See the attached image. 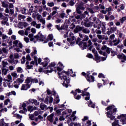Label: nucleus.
Masks as SVG:
<instances>
[{
  "instance_id": "1",
  "label": "nucleus",
  "mask_w": 126,
  "mask_h": 126,
  "mask_svg": "<svg viewBox=\"0 0 126 126\" xmlns=\"http://www.w3.org/2000/svg\"><path fill=\"white\" fill-rule=\"evenodd\" d=\"M58 75H59V78H61V80L63 79L64 81L63 83V86H65L66 88H67L68 87V84L69 83V79H67V76L65 75H63L62 76H61L62 75V72H58Z\"/></svg>"
},
{
  "instance_id": "2",
  "label": "nucleus",
  "mask_w": 126,
  "mask_h": 126,
  "mask_svg": "<svg viewBox=\"0 0 126 126\" xmlns=\"http://www.w3.org/2000/svg\"><path fill=\"white\" fill-rule=\"evenodd\" d=\"M31 80H32L31 77H28L25 80L27 84H23L21 87V90L26 91L29 89V88L31 87V85L29 84V83L31 82Z\"/></svg>"
},
{
  "instance_id": "3",
  "label": "nucleus",
  "mask_w": 126,
  "mask_h": 126,
  "mask_svg": "<svg viewBox=\"0 0 126 126\" xmlns=\"http://www.w3.org/2000/svg\"><path fill=\"white\" fill-rule=\"evenodd\" d=\"M56 66V63L55 62H52L46 68H44V69H49L50 68V70H47L45 72L46 74L48 73H52L53 71H54V69L52 67H55Z\"/></svg>"
},
{
  "instance_id": "4",
  "label": "nucleus",
  "mask_w": 126,
  "mask_h": 126,
  "mask_svg": "<svg viewBox=\"0 0 126 126\" xmlns=\"http://www.w3.org/2000/svg\"><path fill=\"white\" fill-rule=\"evenodd\" d=\"M55 27L58 31H61V30H65L66 31H67V29H68V25H67L65 23H64L62 25L61 27L59 25H56Z\"/></svg>"
},
{
  "instance_id": "5",
  "label": "nucleus",
  "mask_w": 126,
  "mask_h": 126,
  "mask_svg": "<svg viewBox=\"0 0 126 126\" xmlns=\"http://www.w3.org/2000/svg\"><path fill=\"white\" fill-rule=\"evenodd\" d=\"M86 79L88 82H94L95 81V77L92 75H90V71L87 72Z\"/></svg>"
},
{
  "instance_id": "6",
  "label": "nucleus",
  "mask_w": 126,
  "mask_h": 126,
  "mask_svg": "<svg viewBox=\"0 0 126 126\" xmlns=\"http://www.w3.org/2000/svg\"><path fill=\"white\" fill-rule=\"evenodd\" d=\"M118 120H120V122L122 123V125L126 124V114H121L117 117Z\"/></svg>"
},
{
  "instance_id": "7",
  "label": "nucleus",
  "mask_w": 126,
  "mask_h": 126,
  "mask_svg": "<svg viewBox=\"0 0 126 126\" xmlns=\"http://www.w3.org/2000/svg\"><path fill=\"white\" fill-rule=\"evenodd\" d=\"M79 46L82 50H85L89 47L87 45V42H84L83 41H80L79 43Z\"/></svg>"
},
{
  "instance_id": "8",
  "label": "nucleus",
  "mask_w": 126,
  "mask_h": 126,
  "mask_svg": "<svg viewBox=\"0 0 126 126\" xmlns=\"http://www.w3.org/2000/svg\"><path fill=\"white\" fill-rule=\"evenodd\" d=\"M44 61L43 62H42L40 63V65H42L43 67H44V68H47V66H48V64L49 63H50V59L46 57L44 59Z\"/></svg>"
},
{
  "instance_id": "9",
  "label": "nucleus",
  "mask_w": 126,
  "mask_h": 126,
  "mask_svg": "<svg viewBox=\"0 0 126 126\" xmlns=\"http://www.w3.org/2000/svg\"><path fill=\"white\" fill-rule=\"evenodd\" d=\"M117 58L119 60H121V63H126V56L123 53H122V54H119L118 55H117Z\"/></svg>"
},
{
  "instance_id": "10",
  "label": "nucleus",
  "mask_w": 126,
  "mask_h": 126,
  "mask_svg": "<svg viewBox=\"0 0 126 126\" xmlns=\"http://www.w3.org/2000/svg\"><path fill=\"white\" fill-rule=\"evenodd\" d=\"M83 28H84V27H80V26L79 25L77 26L74 30V33L76 34V33H78L79 32H80V31H82Z\"/></svg>"
},
{
  "instance_id": "11",
  "label": "nucleus",
  "mask_w": 126,
  "mask_h": 126,
  "mask_svg": "<svg viewBox=\"0 0 126 126\" xmlns=\"http://www.w3.org/2000/svg\"><path fill=\"white\" fill-rule=\"evenodd\" d=\"M39 41H40V42H44L43 43L44 44H46V43H48V42H49V40L46 39V40H44V39H46V37H44V35L42 34V33H41L39 34Z\"/></svg>"
},
{
  "instance_id": "12",
  "label": "nucleus",
  "mask_w": 126,
  "mask_h": 126,
  "mask_svg": "<svg viewBox=\"0 0 126 126\" xmlns=\"http://www.w3.org/2000/svg\"><path fill=\"white\" fill-rule=\"evenodd\" d=\"M70 72H71V73H73V71H72V69H68L67 71H63L61 72V74L62 75H63V73H65L67 75V76H69Z\"/></svg>"
},
{
  "instance_id": "13",
  "label": "nucleus",
  "mask_w": 126,
  "mask_h": 126,
  "mask_svg": "<svg viewBox=\"0 0 126 126\" xmlns=\"http://www.w3.org/2000/svg\"><path fill=\"white\" fill-rule=\"evenodd\" d=\"M40 108L41 109V110L42 111H45V109L46 110H48V109H49V108L47 107V105H45V104H44L43 103V102H42L40 105V106H39Z\"/></svg>"
},
{
  "instance_id": "14",
  "label": "nucleus",
  "mask_w": 126,
  "mask_h": 126,
  "mask_svg": "<svg viewBox=\"0 0 126 126\" xmlns=\"http://www.w3.org/2000/svg\"><path fill=\"white\" fill-rule=\"evenodd\" d=\"M54 116H55V114L54 113L51 114L50 115L48 116L47 117V120L50 122L53 123V118H54Z\"/></svg>"
},
{
  "instance_id": "15",
  "label": "nucleus",
  "mask_w": 126,
  "mask_h": 126,
  "mask_svg": "<svg viewBox=\"0 0 126 126\" xmlns=\"http://www.w3.org/2000/svg\"><path fill=\"white\" fill-rule=\"evenodd\" d=\"M94 59L95 61H100L101 60V56H99L98 55V52L96 51L95 53H94Z\"/></svg>"
},
{
  "instance_id": "16",
  "label": "nucleus",
  "mask_w": 126,
  "mask_h": 126,
  "mask_svg": "<svg viewBox=\"0 0 126 126\" xmlns=\"http://www.w3.org/2000/svg\"><path fill=\"white\" fill-rule=\"evenodd\" d=\"M54 102H55V104H59L60 103V96H59V94H58L56 98L54 99Z\"/></svg>"
},
{
  "instance_id": "17",
  "label": "nucleus",
  "mask_w": 126,
  "mask_h": 126,
  "mask_svg": "<svg viewBox=\"0 0 126 126\" xmlns=\"http://www.w3.org/2000/svg\"><path fill=\"white\" fill-rule=\"evenodd\" d=\"M88 106L91 107V108H93V109H94L95 108V104H93V102H92V101L90 100V102L88 104Z\"/></svg>"
},
{
  "instance_id": "18",
  "label": "nucleus",
  "mask_w": 126,
  "mask_h": 126,
  "mask_svg": "<svg viewBox=\"0 0 126 126\" xmlns=\"http://www.w3.org/2000/svg\"><path fill=\"white\" fill-rule=\"evenodd\" d=\"M83 32V33H85V34H88L90 33V31L88 30V29H84L83 28V30L82 31Z\"/></svg>"
},
{
  "instance_id": "19",
  "label": "nucleus",
  "mask_w": 126,
  "mask_h": 126,
  "mask_svg": "<svg viewBox=\"0 0 126 126\" xmlns=\"http://www.w3.org/2000/svg\"><path fill=\"white\" fill-rule=\"evenodd\" d=\"M76 114V111H73L72 112V114L71 115V116L70 117H69V119L70 121H71V122H72V118H73V117H75Z\"/></svg>"
},
{
  "instance_id": "20",
  "label": "nucleus",
  "mask_w": 126,
  "mask_h": 126,
  "mask_svg": "<svg viewBox=\"0 0 126 126\" xmlns=\"http://www.w3.org/2000/svg\"><path fill=\"white\" fill-rule=\"evenodd\" d=\"M11 94L14 95V96H15V95H16V93L15 91H12L11 92V93L9 92V93H8L7 94V96H8V97H9L10 95H11Z\"/></svg>"
},
{
  "instance_id": "21",
  "label": "nucleus",
  "mask_w": 126,
  "mask_h": 126,
  "mask_svg": "<svg viewBox=\"0 0 126 126\" xmlns=\"http://www.w3.org/2000/svg\"><path fill=\"white\" fill-rule=\"evenodd\" d=\"M8 71V69L3 68L2 69V72L3 73L4 75H6L7 74V72Z\"/></svg>"
},
{
  "instance_id": "22",
  "label": "nucleus",
  "mask_w": 126,
  "mask_h": 126,
  "mask_svg": "<svg viewBox=\"0 0 126 126\" xmlns=\"http://www.w3.org/2000/svg\"><path fill=\"white\" fill-rule=\"evenodd\" d=\"M55 68H57L58 72H61L63 69V67H61L60 66L55 67Z\"/></svg>"
},
{
  "instance_id": "23",
  "label": "nucleus",
  "mask_w": 126,
  "mask_h": 126,
  "mask_svg": "<svg viewBox=\"0 0 126 126\" xmlns=\"http://www.w3.org/2000/svg\"><path fill=\"white\" fill-rule=\"evenodd\" d=\"M1 3H2V6L3 7H5V8H8V4L5 3V1L2 2Z\"/></svg>"
},
{
  "instance_id": "24",
  "label": "nucleus",
  "mask_w": 126,
  "mask_h": 126,
  "mask_svg": "<svg viewBox=\"0 0 126 126\" xmlns=\"http://www.w3.org/2000/svg\"><path fill=\"white\" fill-rule=\"evenodd\" d=\"M32 101H33V102H32V104H34V105H38L39 102H38V101L36 99H32Z\"/></svg>"
},
{
  "instance_id": "25",
  "label": "nucleus",
  "mask_w": 126,
  "mask_h": 126,
  "mask_svg": "<svg viewBox=\"0 0 126 126\" xmlns=\"http://www.w3.org/2000/svg\"><path fill=\"white\" fill-rule=\"evenodd\" d=\"M48 38L49 41H53V39H54V35H53V34H49Z\"/></svg>"
},
{
  "instance_id": "26",
  "label": "nucleus",
  "mask_w": 126,
  "mask_h": 126,
  "mask_svg": "<svg viewBox=\"0 0 126 126\" xmlns=\"http://www.w3.org/2000/svg\"><path fill=\"white\" fill-rule=\"evenodd\" d=\"M6 123L4 122V119L2 118L1 119H0V125H2V126H4V125H5Z\"/></svg>"
},
{
  "instance_id": "27",
  "label": "nucleus",
  "mask_w": 126,
  "mask_h": 126,
  "mask_svg": "<svg viewBox=\"0 0 126 126\" xmlns=\"http://www.w3.org/2000/svg\"><path fill=\"white\" fill-rule=\"evenodd\" d=\"M98 77L99 78H105V75H104V74L102 73L98 74Z\"/></svg>"
},
{
  "instance_id": "28",
  "label": "nucleus",
  "mask_w": 126,
  "mask_h": 126,
  "mask_svg": "<svg viewBox=\"0 0 126 126\" xmlns=\"http://www.w3.org/2000/svg\"><path fill=\"white\" fill-rule=\"evenodd\" d=\"M88 40H89V37H88V36L85 35V37L83 38L82 42H85L86 41H88Z\"/></svg>"
},
{
  "instance_id": "29",
  "label": "nucleus",
  "mask_w": 126,
  "mask_h": 126,
  "mask_svg": "<svg viewBox=\"0 0 126 126\" xmlns=\"http://www.w3.org/2000/svg\"><path fill=\"white\" fill-rule=\"evenodd\" d=\"M28 110L29 111L32 112L34 111V108L32 106H29L28 107Z\"/></svg>"
},
{
  "instance_id": "30",
  "label": "nucleus",
  "mask_w": 126,
  "mask_h": 126,
  "mask_svg": "<svg viewBox=\"0 0 126 126\" xmlns=\"http://www.w3.org/2000/svg\"><path fill=\"white\" fill-rule=\"evenodd\" d=\"M47 5L48 6H50V7H53V6L55 5V3H54V2H48Z\"/></svg>"
},
{
  "instance_id": "31",
  "label": "nucleus",
  "mask_w": 126,
  "mask_h": 126,
  "mask_svg": "<svg viewBox=\"0 0 126 126\" xmlns=\"http://www.w3.org/2000/svg\"><path fill=\"white\" fill-rule=\"evenodd\" d=\"M49 96H47L45 100H44L43 102L45 103V104H49Z\"/></svg>"
},
{
  "instance_id": "32",
  "label": "nucleus",
  "mask_w": 126,
  "mask_h": 126,
  "mask_svg": "<svg viewBox=\"0 0 126 126\" xmlns=\"http://www.w3.org/2000/svg\"><path fill=\"white\" fill-rule=\"evenodd\" d=\"M93 20V21L94 22H95V21H96V20H97V17H93L92 16H91L90 18H89V20Z\"/></svg>"
},
{
  "instance_id": "33",
  "label": "nucleus",
  "mask_w": 126,
  "mask_h": 126,
  "mask_svg": "<svg viewBox=\"0 0 126 126\" xmlns=\"http://www.w3.org/2000/svg\"><path fill=\"white\" fill-rule=\"evenodd\" d=\"M87 57L89 59H94V56H93L92 54L88 53L87 55Z\"/></svg>"
},
{
  "instance_id": "34",
  "label": "nucleus",
  "mask_w": 126,
  "mask_h": 126,
  "mask_svg": "<svg viewBox=\"0 0 126 126\" xmlns=\"http://www.w3.org/2000/svg\"><path fill=\"white\" fill-rule=\"evenodd\" d=\"M32 82H33V83H38L39 81L37 79V78H35L34 79H32Z\"/></svg>"
},
{
  "instance_id": "35",
  "label": "nucleus",
  "mask_w": 126,
  "mask_h": 126,
  "mask_svg": "<svg viewBox=\"0 0 126 126\" xmlns=\"http://www.w3.org/2000/svg\"><path fill=\"white\" fill-rule=\"evenodd\" d=\"M87 10H88V11H89L90 13H91L92 14H93V13H94V11L91 8L88 7Z\"/></svg>"
},
{
  "instance_id": "36",
  "label": "nucleus",
  "mask_w": 126,
  "mask_h": 126,
  "mask_svg": "<svg viewBox=\"0 0 126 126\" xmlns=\"http://www.w3.org/2000/svg\"><path fill=\"white\" fill-rule=\"evenodd\" d=\"M8 102H10V99H9V98H8L5 100H4V105H5V106H7V105H8Z\"/></svg>"
},
{
  "instance_id": "37",
  "label": "nucleus",
  "mask_w": 126,
  "mask_h": 126,
  "mask_svg": "<svg viewBox=\"0 0 126 126\" xmlns=\"http://www.w3.org/2000/svg\"><path fill=\"white\" fill-rule=\"evenodd\" d=\"M40 34H41V32H39L38 34L34 36V38H35V39H37V40H39V38H40V36L39 35H40Z\"/></svg>"
},
{
  "instance_id": "38",
  "label": "nucleus",
  "mask_w": 126,
  "mask_h": 126,
  "mask_svg": "<svg viewBox=\"0 0 126 126\" xmlns=\"http://www.w3.org/2000/svg\"><path fill=\"white\" fill-rule=\"evenodd\" d=\"M7 64H8V63L7 62H5L4 61H2V67L3 68L4 67H6V65H7Z\"/></svg>"
},
{
  "instance_id": "39",
  "label": "nucleus",
  "mask_w": 126,
  "mask_h": 126,
  "mask_svg": "<svg viewBox=\"0 0 126 126\" xmlns=\"http://www.w3.org/2000/svg\"><path fill=\"white\" fill-rule=\"evenodd\" d=\"M74 97L76 100H80L81 99V95L78 94L77 96H75Z\"/></svg>"
},
{
  "instance_id": "40",
  "label": "nucleus",
  "mask_w": 126,
  "mask_h": 126,
  "mask_svg": "<svg viewBox=\"0 0 126 126\" xmlns=\"http://www.w3.org/2000/svg\"><path fill=\"white\" fill-rule=\"evenodd\" d=\"M74 28H75V25L73 23L70 26V29H71V30H73Z\"/></svg>"
},
{
  "instance_id": "41",
  "label": "nucleus",
  "mask_w": 126,
  "mask_h": 126,
  "mask_svg": "<svg viewBox=\"0 0 126 126\" xmlns=\"http://www.w3.org/2000/svg\"><path fill=\"white\" fill-rule=\"evenodd\" d=\"M22 60L23 61L21 62V63H22V64H24V63H25V62H26V58L25 57V56L22 57Z\"/></svg>"
},
{
  "instance_id": "42",
  "label": "nucleus",
  "mask_w": 126,
  "mask_h": 126,
  "mask_svg": "<svg viewBox=\"0 0 126 126\" xmlns=\"http://www.w3.org/2000/svg\"><path fill=\"white\" fill-rule=\"evenodd\" d=\"M33 8H34V6L32 5L31 7H30V8L29 9V11H30V12H31V13L34 12Z\"/></svg>"
},
{
  "instance_id": "43",
  "label": "nucleus",
  "mask_w": 126,
  "mask_h": 126,
  "mask_svg": "<svg viewBox=\"0 0 126 126\" xmlns=\"http://www.w3.org/2000/svg\"><path fill=\"white\" fill-rule=\"evenodd\" d=\"M18 33L21 36H23L24 35V31L20 30L18 32Z\"/></svg>"
},
{
  "instance_id": "44",
  "label": "nucleus",
  "mask_w": 126,
  "mask_h": 126,
  "mask_svg": "<svg viewBox=\"0 0 126 126\" xmlns=\"http://www.w3.org/2000/svg\"><path fill=\"white\" fill-rule=\"evenodd\" d=\"M80 41H81V38L80 37H78L76 41V44L77 45H79V43H80Z\"/></svg>"
},
{
  "instance_id": "45",
  "label": "nucleus",
  "mask_w": 126,
  "mask_h": 126,
  "mask_svg": "<svg viewBox=\"0 0 126 126\" xmlns=\"http://www.w3.org/2000/svg\"><path fill=\"white\" fill-rule=\"evenodd\" d=\"M117 56V52L115 51H111V57H115Z\"/></svg>"
},
{
  "instance_id": "46",
  "label": "nucleus",
  "mask_w": 126,
  "mask_h": 126,
  "mask_svg": "<svg viewBox=\"0 0 126 126\" xmlns=\"http://www.w3.org/2000/svg\"><path fill=\"white\" fill-rule=\"evenodd\" d=\"M36 54H37V50L34 49L33 52H32L31 53V57H33L34 55H36Z\"/></svg>"
},
{
  "instance_id": "47",
  "label": "nucleus",
  "mask_w": 126,
  "mask_h": 126,
  "mask_svg": "<svg viewBox=\"0 0 126 126\" xmlns=\"http://www.w3.org/2000/svg\"><path fill=\"white\" fill-rule=\"evenodd\" d=\"M76 11H77V13H78L79 14H81L82 13L81 11H80V8H79V6L77 7Z\"/></svg>"
},
{
  "instance_id": "48",
  "label": "nucleus",
  "mask_w": 126,
  "mask_h": 126,
  "mask_svg": "<svg viewBox=\"0 0 126 126\" xmlns=\"http://www.w3.org/2000/svg\"><path fill=\"white\" fill-rule=\"evenodd\" d=\"M126 20V17H123L122 18L120 19L121 23H124V21Z\"/></svg>"
},
{
  "instance_id": "49",
  "label": "nucleus",
  "mask_w": 126,
  "mask_h": 126,
  "mask_svg": "<svg viewBox=\"0 0 126 126\" xmlns=\"http://www.w3.org/2000/svg\"><path fill=\"white\" fill-rule=\"evenodd\" d=\"M110 31H112V32H115V31H117V27L111 28L110 29Z\"/></svg>"
},
{
  "instance_id": "50",
  "label": "nucleus",
  "mask_w": 126,
  "mask_h": 126,
  "mask_svg": "<svg viewBox=\"0 0 126 126\" xmlns=\"http://www.w3.org/2000/svg\"><path fill=\"white\" fill-rule=\"evenodd\" d=\"M7 77H8V79L9 80H6V81H8V82H10V80H12V77H11V75H8Z\"/></svg>"
},
{
  "instance_id": "51",
  "label": "nucleus",
  "mask_w": 126,
  "mask_h": 126,
  "mask_svg": "<svg viewBox=\"0 0 126 126\" xmlns=\"http://www.w3.org/2000/svg\"><path fill=\"white\" fill-rule=\"evenodd\" d=\"M69 4L71 6H73V5H74V4H75V3L73 2V0H71L69 2Z\"/></svg>"
},
{
  "instance_id": "52",
  "label": "nucleus",
  "mask_w": 126,
  "mask_h": 126,
  "mask_svg": "<svg viewBox=\"0 0 126 126\" xmlns=\"http://www.w3.org/2000/svg\"><path fill=\"white\" fill-rule=\"evenodd\" d=\"M54 100V98H53V96L52 95L50 96V98H49V103L50 104H52L53 103V101Z\"/></svg>"
},
{
  "instance_id": "53",
  "label": "nucleus",
  "mask_w": 126,
  "mask_h": 126,
  "mask_svg": "<svg viewBox=\"0 0 126 126\" xmlns=\"http://www.w3.org/2000/svg\"><path fill=\"white\" fill-rule=\"evenodd\" d=\"M26 59H27V61H31V57H30V55L29 54H28L26 56Z\"/></svg>"
},
{
  "instance_id": "54",
  "label": "nucleus",
  "mask_w": 126,
  "mask_h": 126,
  "mask_svg": "<svg viewBox=\"0 0 126 126\" xmlns=\"http://www.w3.org/2000/svg\"><path fill=\"white\" fill-rule=\"evenodd\" d=\"M17 81H18L19 83H22L23 81H24V79H20V78H18L17 79Z\"/></svg>"
},
{
  "instance_id": "55",
  "label": "nucleus",
  "mask_w": 126,
  "mask_h": 126,
  "mask_svg": "<svg viewBox=\"0 0 126 126\" xmlns=\"http://www.w3.org/2000/svg\"><path fill=\"white\" fill-rule=\"evenodd\" d=\"M24 41H25V42H26L27 43H29L30 39L28 37H24Z\"/></svg>"
},
{
  "instance_id": "56",
  "label": "nucleus",
  "mask_w": 126,
  "mask_h": 126,
  "mask_svg": "<svg viewBox=\"0 0 126 126\" xmlns=\"http://www.w3.org/2000/svg\"><path fill=\"white\" fill-rule=\"evenodd\" d=\"M37 100L38 101H40V102H44V100H45V98H40V97H37Z\"/></svg>"
},
{
  "instance_id": "57",
  "label": "nucleus",
  "mask_w": 126,
  "mask_h": 126,
  "mask_svg": "<svg viewBox=\"0 0 126 126\" xmlns=\"http://www.w3.org/2000/svg\"><path fill=\"white\" fill-rule=\"evenodd\" d=\"M14 115H15V116H16V117L18 119H20V120H21L22 119V116H20V115L17 114H15Z\"/></svg>"
},
{
  "instance_id": "58",
  "label": "nucleus",
  "mask_w": 126,
  "mask_h": 126,
  "mask_svg": "<svg viewBox=\"0 0 126 126\" xmlns=\"http://www.w3.org/2000/svg\"><path fill=\"white\" fill-rule=\"evenodd\" d=\"M106 52L108 55L111 54L110 48L109 47H107Z\"/></svg>"
},
{
  "instance_id": "59",
  "label": "nucleus",
  "mask_w": 126,
  "mask_h": 126,
  "mask_svg": "<svg viewBox=\"0 0 126 126\" xmlns=\"http://www.w3.org/2000/svg\"><path fill=\"white\" fill-rule=\"evenodd\" d=\"M58 64L59 65V67H63V68L64 67V66H63V64L61 63V62H59Z\"/></svg>"
},
{
  "instance_id": "60",
  "label": "nucleus",
  "mask_w": 126,
  "mask_h": 126,
  "mask_svg": "<svg viewBox=\"0 0 126 126\" xmlns=\"http://www.w3.org/2000/svg\"><path fill=\"white\" fill-rule=\"evenodd\" d=\"M85 27H87V28L90 27V26H91V24H90V23H87L86 22L85 23Z\"/></svg>"
},
{
  "instance_id": "61",
  "label": "nucleus",
  "mask_w": 126,
  "mask_h": 126,
  "mask_svg": "<svg viewBox=\"0 0 126 126\" xmlns=\"http://www.w3.org/2000/svg\"><path fill=\"white\" fill-rule=\"evenodd\" d=\"M31 32L33 33V34H35V33H36V29L32 28L31 29Z\"/></svg>"
},
{
  "instance_id": "62",
  "label": "nucleus",
  "mask_w": 126,
  "mask_h": 126,
  "mask_svg": "<svg viewBox=\"0 0 126 126\" xmlns=\"http://www.w3.org/2000/svg\"><path fill=\"white\" fill-rule=\"evenodd\" d=\"M49 47H54V44L53 41H50L48 43Z\"/></svg>"
},
{
  "instance_id": "63",
  "label": "nucleus",
  "mask_w": 126,
  "mask_h": 126,
  "mask_svg": "<svg viewBox=\"0 0 126 126\" xmlns=\"http://www.w3.org/2000/svg\"><path fill=\"white\" fill-rule=\"evenodd\" d=\"M26 67H27L28 69H31V68L33 67V65H30L29 64H28L26 65Z\"/></svg>"
},
{
  "instance_id": "64",
  "label": "nucleus",
  "mask_w": 126,
  "mask_h": 126,
  "mask_svg": "<svg viewBox=\"0 0 126 126\" xmlns=\"http://www.w3.org/2000/svg\"><path fill=\"white\" fill-rule=\"evenodd\" d=\"M22 70V68H21V67H18L17 68V72H21Z\"/></svg>"
}]
</instances>
